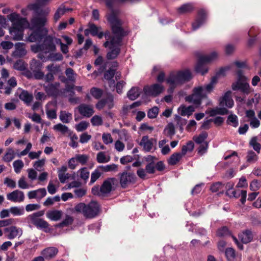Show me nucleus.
I'll return each mask as SVG.
<instances>
[{
	"mask_svg": "<svg viewBox=\"0 0 261 261\" xmlns=\"http://www.w3.org/2000/svg\"><path fill=\"white\" fill-rule=\"evenodd\" d=\"M107 7L111 10V12L107 15V19L110 24L113 37L103 43L105 47L113 48L116 45H122V41L124 37L128 34V32L123 28V22L118 17V11L114 9V0H105Z\"/></svg>",
	"mask_w": 261,
	"mask_h": 261,
	"instance_id": "1",
	"label": "nucleus"
},
{
	"mask_svg": "<svg viewBox=\"0 0 261 261\" xmlns=\"http://www.w3.org/2000/svg\"><path fill=\"white\" fill-rule=\"evenodd\" d=\"M74 210L78 213H82L86 218L92 219L100 213V206L95 201H91L88 204L81 202L75 206Z\"/></svg>",
	"mask_w": 261,
	"mask_h": 261,
	"instance_id": "2",
	"label": "nucleus"
},
{
	"mask_svg": "<svg viewBox=\"0 0 261 261\" xmlns=\"http://www.w3.org/2000/svg\"><path fill=\"white\" fill-rule=\"evenodd\" d=\"M219 105L220 107L225 106L228 108H231L234 105V102L231 98V92L227 91L224 95L219 99ZM229 111L224 107H216L214 109H211L208 112L210 116L214 117L217 115H225L228 114Z\"/></svg>",
	"mask_w": 261,
	"mask_h": 261,
	"instance_id": "3",
	"label": "nucleus"
},
{
	"mask_svg": "<svg viewBox=\"0 0 261 261\" xmlns=\"http://www.w3.org/2000/svg\"><path fill=\"white\" fill-rule=\"evenodd\" d=\"M217 53L212 52L208 55L200 56L199 57L196 65L195 66L196 72L204 75L208 71V68L206 64L210 63L217 57Z\"/></svg>",
	"mask_w": 261,
	"mask_h": 261,
	"instance_id": "4",
	"label": "nucleus"
},
{
	"mask_svg": "<svg viewBox=\"0 0 261 261\" xmlns=\"http://www.w3.org/2000/svg\"><path fill=\"white\" fill-rule=\"evenodd\" d=\"M44 214V211H39L29 215L27 217L28 222L34 225L38 229L43 230L47 232V229L49 227V223L40 217L43 216Z\"/></svg>",
	"mask_w": 261,
	"mask_h": 261,
	"instance_id": "5",
	"label": "nucleus"
},
{
	"mask_svg": "<svg viewBox=\"0 0 261 261\" xmlns=\"http://www.w3.org/2000/svg\"><path fill=\"white\" fill-rule=\"evenodd\" d=\"M118 176L120 185L123 189L126 188L130 184H135L137 179V177L134 172L126 170L119 173Z\"/></svg>",
	"mask_w": 261,
	"mask_h": 261,
	"instance_id": "6",
	"label": "nucleus"
},
{
	"mask_svg": "<svg viewBox=\"0 0 261 261\" xmlns=\"http://www.w3.org/2000/svg\"><path fill=\"white\" fill-rule=\"evenodd\" d=\"M8 18L12 22V27L10 29L13 30H24L25 27L29 24L27 18L21 17L16 13L10 14Z\"/></svg>",
	"mask_w": 261,
	"mask_h": 261,
	"instance_id": "7",
	"label": "nucleus"
},
{
	"mask_svg": "<svg viewBox=\"0 0 261 261\" xmlns=\"http://www.w3.org/2000/svg\"><path fill=\"white\" fill-rule=\"evenodd\" d=\"M47 34L48 30L47 29L31 28L27 40L30 42H41Z\"/></svg>",
	"mask_w": 261,
	"mask_h": 261,
	"instance_id": "8",
	"label": "nucleus"
},
{
	"mask_svg": "<svg viewBox=\"0 0 261 261\" xmlns=\"http://www.w3.org/2000/svg\"><path fill=\"white\" fill-rule=\"evenodd\" d=\"M43 39V42L41 43L40 46L43 48L44 53H53L56 50L57 48L54 43V37L47 34Z\"/></svg>",
	"mask_w": 261,
	"mask_h": 261,
	"instance_id": "9",
	"label": "nucleus"
},
{
	"mask_svg": "<svg viewBox=\"0 0 261 261\" xmlns=\"http://www.w3.org/2000/svg\"><path fill=\"white\" fill-rule=\"evenodd\" d=\"M164 90L163 85L155 83L150 86H146L144 87V91L145 93L152 97H156L162 93Z\"/></svg>",
	"mask_w": 261,
	"mask_h": 261,
	"instance_id": "10",
	"label": "nucleus"
},
{
	"mask_svg": "<svg viewBox=\"0 0 261 261\" xmlns=\"http://www.w3.org/2000/svg\"><path fill=\"white\" fill-rule=\"evenodd\" d=\"M207 13L203 9H200L197 12V14L194 21L192 23V30L195 31L199 28L206 21Z\"/></svg>",
	"mask_w": 261,
	"mask_h": 261,
	"instance_id": "11",
	"label": "nucleus"
},
{
	"mask_svg": "<svg viewBox=\"0 0 261 261\" xmlns=\"http://www.w3.org/2000/svg\"><path fill=\"white\" fill-rule=\"evenodd\" d=\"M35 15V16H34L31 20V28L33 29L39 28L40 29H46L44 28L47 20L45 14V11L43 10V14L41 15Z\"/></svg>",
	"mask_w": 261,
	"mask_h": 261,
	"instance_id": "12",
	"label": "nucleus"
},
{
	"mask_svg": "<svg viewBox=\"0 0 261 261\" xmlns=\"http://www.w3.org/2000/svg\"><path fill=\"white\" fill-rule=\"evenodd\" d=\"M106 105H107L109 109L113 108L114 97L112 95H108L107 97L99 100L96 104L95 107L97 110H101Z\"/></svg>",
	"mask_w": 261,
	"mask_h": 261,
	"instance_id": "13",
	"label": "nucleus"
},
{
	"mask_svg": "<svg viewBox=\"0 0 261 261\" xmlns=\"http://www.w3.org/2000/svg\"><path fill=\"white\" fill-rule=\"evenodd\" d=\"M231 88L233 91L240 90L246 94H248L250 92L249 84L239 80L232 84Z\"/></svg>",
	"mask_w": 261,
	"mask_h": 261,
	"instance_id": "14",
	"label": "nucleus"
},
{
	"mask_svg": "<svg viewBox=\"0 0 261 261\" xmlns=\"http://www.w3.org/2000/svg\"><path fill=\"white\" fill-rule=\"evenodd\" d=\"M15 50L13 51L12 56L16 58H20L24 57L27 54L25 49V44L22 42H17L14 45Z\"/></svg>",
	"mask_w": 261,
	"mask_h": 261,
	"instance_id": "15",
	"label": "nucleus"
},
{
	"mask_svg": "<svg viewBox=\"0 0 261 261\" xmlns=\"http://www.w3.org/2000/svg\"><path fill=\"white\" fill-rule=\"evenodd\" d=\"M77 109L81 115L87 118L90 117L94 113L93 109L91 106L84 103L80 105Z\"/></svg>",
	"mask_w": 261,
	"mask_h": 261,
	"instance_id": "16",
	"label": "nucleus"
},
{
	"mask_svg": "<svg viewBox=\"0 0 261 261\" xmlns=\"http://www.w3.org/2000/svg\"><path fill=\"white\" fill-rule=\"evenodd\" d=\"M7 198L13 202H22L24 200V195L23 192L16 190L8 194Z\"/></svg>",
	"mask_w": 261,
	"mask_h": 261,
	"instance_id": "17",
	"label": "nucleus"
},
{
	"mask_svg": "<svg viewBox=\"0 0 261 261\" xmlns=\"http://www.w3.org/2000/svg\"><path fill=\"white\" fill-rule=\"evenodd\" d=\"M59 86V83L55 84H50L46 86H44V90L48 96H57L58 94V87Z\"/></svg>",
	"mask_w": 261,
	"mask_h": 261,
	"instance_id": "18",
	"label": "nucleus"
},
{
	"mask_svg": "<svg viewBox=\"0 0 261 261\" xmlns=\"http://www.w3.org/2000/svg\"><path fill=\"white\" fill-rule=\"evenodd\" d=\"M58 249L56 247H50L44 249L41 252L44 258L49 259L55 257L58 253Z\"/></svg>",
	"mask_w": 261,
	"mask_h": 261,
	"instance_id": "19",
	"label": "nucleus"
},
{
	"mask_svg": "<svg viewBox=\"0 0 261 261\" xmlns=\"http://www.w3.org/2000/svg\"><path fill=\"white\" fill-rule=\"evenodd\" d=\"M180 84L190 81L192 78V73L189 69L180 70L177 72Z\"/></svg>",
	"mask_w": 261,
	"mask_h": 261,
	"instance_id": "20",
	"label": "nucleus"
},
{
	"mask_svg": "<svg viewBox=\"0 0 261 261\" xmlns=\"http://www.w3.org/2000/svg\"><path fill=\"white\" fill-rule=\"evenodd\" d=\"M122 45H116L113 48H109L110 51L107 54L106 57L108 60H114L116 59L121 52V46Z\"/></svg>",
	"mask_w": 261,
	"mask_h": 261,
	"instance_id": "21",
	"label": "nucleus"
},
{
	"mask_svg": "<svg viewBox=\"0 0 261 261\" xmlns=\"http://www.w3.org/2000/svg\"><path fill=\"white\" fill-rule=\"evenodd\" d=\"M259 33L257 28L253 27L249 31L248 34L250 37L248 40L247 45L248 46H252L256 41V37Z\"/></svg>",
	"mask_w": 261,
	"mask_h": 261,
	"instance_id": "22",
	"label": "nucleus"
},
{
	"mask_svg": "<svg viewBox=\"0 0 261 261\" xmlns=\"http://www.w3.org/2000/svg\"><path fill=\"white\" fill-rule=\"evenodd\" d=\"M239 238L243 243L247 244L252 241L253 234L250 230L246 229L239 236Z\"/></svg>",
	"mask_w": 261,
	"mask_h": 261,
	"instance_id": "23",
	"label": "nucleus"
},
{
	"mask_svg": "<svg viewBox=\"0 0 261 261\" xmlns=\"http://www.w3.org/2000/svg\"><path fill=\"white\" fill-rule=\"evenodd\" d=\"M115 188L111 186V183L106 179L100 187V191L102 194H108L111 191H114Z\"/></svg>",
	"mask_w": 261,
	"mask_h": 261,
	"instance_id": "24",
	"label": "nucleus"
},
{
	"mask_svg": "<svg viewBox=\"0 0 261 261\" xmlns=\"http://www.w3.org/2000/svg\"><path fill=\"white\" fill-rule=\"evenodd\" d=\"M63 215V212L60 210H53L48 211L46 213V216L52 221H57L61 219Z\"/></svg>",
	"mask_w": 261,
	"mask_h": 261,
	"instance_id": "25",
	"label": "nucleus"
},
{
	"mask_svg": "<svg viewBox=\"0 0 261 261\" xmlns=\"http://www.w3.org/2000/svg\"><path fill=\"white\" fill-rule=\"evenodd\" d=\"M140 145L143 146L144 149L146 151L149 152L152 148L153 143L148 139L147 136H144L142 137Z\"/></svg>",
	"mask_w": 261,
	"mask_h": 261,
	"instance_id": "26",
	"label": "nucleus"
},
{
	"mask_svg": "<svg viewBox=\"0 0 261 261\" xmlns=\"http://www.w3.org/2000/svg\"><path fill=\"white\" fill-rule=\"evenodd\" d=\"M5 233L9 232L7 235L9 239L12 240L16 238L19 233V229L15 226H12L4 229Z\"/></svg>",
	"mask_w": 261,
	"mask_h": 261,
	"instance_id": "27",
	"label": "nucleus"
},
{
	"mask_svg": "<svg viewBox=\"0 0 261 261\" xmlns=\"http://www.w3.org/2000/svg\"><path fill=\"white\" fill-rule=\"evenodd\" d=\"M193 94L188 96L189 98H191L195 96H200L204 98H206V93L204 91V88L203 87L200 86L198 87H195L193 89Z\"/></svg>",
	"mask_w": 261,
	"mask_h": 261,
	"instance_id": "28",
	"label": "nucleus"
},
{
	"mask_svg": "<svg viewBox=\"0 0 261 261\" xmlns=\"http://www.w3.org/2000/svg\"><path fill=\"white\" fill-rule=\"evenodd\" d=\"M194 10V6L192 3H186L181 5L177 9L179 14H185L191 12Z\"/></svg>",
	"mask_w": 261,
	"mask_h": 261,
	"instance_id": "29",
	"label": "nucleus"
},
{
	"mask_svg": "<svg viewBox=\"0 0 261 261\" xmlns=\"http://www.w3.org/2000/svg\"><path fill=\"white\" fill-rule=\"evenodd\" d=\"M166 82L170 86H177L178 84H180L177 73L176 74L174 73H170L167 78Z\"/></svg>",
	"mask_w": 261,
	"mask_h": 261,
	"instance_id": "30",
	"label": "nucleus"
},
{
	"mask_svg": "<svg viewBox=\"0 0 261 261\" xmlns=\"http://www.w3.org/2000/svg\"><path fill=\"white\" fill-rule=\"evenodd\" d=\"M74 221L73 218L68 215H66L65 218L60 223L56 224V227L58 228H63L71 225Z\"/></svg>",
	"mask_w": 261,
	"mask_h": 261,
	"instance_id": "31",
	"label": "nucleus"
},
{
	"mask_svg": "<svg viewBox=\"0 0 261 261\" xmlns=\"http://www.w3.org/2000/svg\"><path fill=\"white\" fill-rule=\"evenodd\" d=\"M182 157V154L180 152H175L168 160V163L171 166L175 165L179 162Z\"/></svg>",
	"mask_w": 261,
	"mask_h": 261,
	"instance_id": "32",
	"label": "nucleus"
},
{
	"mask_svg": "<svg viewBox=\"0 0 261 261\" xmlns=\"http://www.w3.org/2000/svg\"><path fill=\"white\" fill-rule=\"evenodd\" d=\"M140 96V92L138 87H132L127 92V96L131 100L136 99Z\"/></svg>",
	"mask_w": 261,
	"mask_h": 261,
	"instance_id": "33",
	"label": "nucleus"
},
{
	"mask_svg": "<svg viewBox=\"0 0 261 261\" xmlns=\"http://www.w3.org/2000/svg\"><path fill=\"white\" fill-rule=\"evenodd\" d=\"M115 73L116 70L111 68H109L104 73V78L108 81H110V85L111 84H115V81L113 80V77L115 74Z\"/></svg>",
	"mask_w": 261,
	"mask_h": 261,
	"instance_id": "34",
	"label": "nucleus"
},
{
	"mask_svg": "<svg viewBox=\"0 0 261 261\" xmlns=\"http://www.w3.org/2000/svg\"><path fill=\"white\" fill-rule=\"evenodd\" d=\"M10 34L13 36V40H21L23 38V30L10 29Z\"/></svg>",
	"mask_w": 261,
	"mask_h": 261,
	"instance_id": "35",
	"label": "nucleus"
},
{
	"mask_svg": "<svg viewBox=\"0 0 261 261\" xmlns=\"http://www.w3.org/2000/svg\"><path fill=\"white\" fill-rule=\"evenodd\" d=\"M208 137V133L206 132H202L198 136H194L193 140L197 144H202L205 142V140Z\"/></svg>",
	"mask_w": 261,
	"mask_h": 261,
	"instance_id": "36",
	"label": "nucleus"
},
{
	"mask_svg": "<svg viewBox=\"0 0 261 261\" xmlns=\"http://www.w3.org/2000/svg\"><path fill=\"white\" fill-rule=\"evenodd\" d=\"M42 67V63L39 60L35 59H32L30 63V67L33 72L41 70Z\"/></svg>",
	"mask_w": 261,
	"mask_h": 261,
	"instance_id": "37",
	"label": "nucleus"
},
{
	"mask_svg": "<svg viewBox=\"0 0 261 261\" xmlns=\"http://www.w3.org/2000/svg\"><path fill=\"white\" fill-rule=\"evenodd\" d=\"M35 3H32V4H35ZM30 5H32V4H30L29 5H28V6H27L26 8H23V9H21V12L22 15H27V11L28 10L33 11L34 15H42L43 12V10L41 7H42V6H45V5H42V4H39V9L40 10H42V11L41 12H40V11H36L34 9H32L31 8H29V6Z\"/></svg>",
	"mask_w": 261,
	"mask_h": 261,
	"instance_id": "38",
	"label": "nucleus"
},
{
	"mask_svg": "<svg viewBox=\"0 0 261 261\" xmlns=\"http://www.w3.org/2000/svg\"><path fill=\"white\" fill-rule=\"evenodd\" d=\"M27 64L22 59H18L13 65L15 69L19 71H24L27 69Z\"/></svg>",
	"mask_w": 261,
	"mask_h": 261,
	"instance_id": "39",
	"label": "nucleus"
},
{
	"mask_svg": "<svg viewBox=\"0 0 261 261\" xmlns=\"http://www.w3.org/2000/svg\"><path fill=\"white\" fill-rule=\"evenodd\" d=\"M66 13V8L64 5H61L56 11L54 19L55 21H57L61 17Z\"/></svg>",
	"mask_w": 261,
	"mask_h": 261,
	"instance_id": "40",
	"label": "nucleus"
},
{
	"mask_svg": "<svg viewBox=\"0 0 261 261\" xmlns=\"http://www.w3.org/2000/svg\"><path fill=\"white\" fill-rule=\"evenodd\" d=\"M19 98L25 103H30L33 99L32 94L29 93L27 91L23 90L19 96Z\"/></svg>",
	"mask_w": 261,
	"mask_h": 261,
	"instance_id": "41",
	"label": "nucleus"
},
{
	"mask_svg": "<svg viewBox=\"0 0 261 261\" xmlns=\"http://www.w3.org/2000/svg\"><path fill=\"white\" fill-rule=\"evenodd\" d=\"M59 118L60 120L65 123H68L70 122V120L72 119V114L70 113L66 112V111H61L60 114L59 116Z\"/></svg>",
	"mask_w": 261,
	"mask_h": 261,
	"instance_id": "42",
	"label": "nucleus"
},
{
	"mask_svg": "<svg viewBox=\"0 0 261 261\" xmlns=\"http://www.w3.org/2000/svg\"><path fill=\"white\" fill-rule=\"evenodd\" d=\"M257 138L256 136L252 137L249 142V145L259 154L260 153L261 145L257 142Z\"/></svg>",
	"mask_w": 261,
	"mask_h": 261,
	"instance_id": "43",
	"label": "nucleus"
},
{
	"mask_svg": "<svg viewBox=\"0 0 261 261\" xmlns=\"http://www.w3.org/2000/svg\"><path fill=\"white\" fill-rule=\"evenodd\" d=\"M54 129L57 131L61 132L63 134H65L66 133H69V134L70 135L72 133L68 129L67 126L63 125L61 123H58L54 125Z\"/></svg>",
	"mask_w": 261,
	"mask_h": 261,
	"instance_id": "44",
	"label": "nucleus"
},
{
	"mask_svg": "<svg viewBox=\"0 0 261 261\" xmlns=\"http://www.w3.org/2000/svg\"><path fill=\"white\" fill-rule=\"evenodd\" d=\"M90 92L91 95L96 99H99L103 94V91L101 89L96 87L91 88Z\"/></svg>",
	"mask_w": 261,
	"mask_h": 261,
	"instance_id": "45",
	"label": "nucleus"
},
{
	"mask_svg": "<svg viewBox=\"0 0 261 261\" xmlns=\"http://www.w3.org/2000/svg\"><path fill=\"white\" fill-rule=\"evenodd\" d=\"M117 168L118 165L115 164L106 166L100 165L98 167V169L101 170L103 172L116 171L117 170Z\"/></svg>",
	"mask_w": 261,
	"mask_h": 261,
	"instance_id": "46",
	"label": "nucleus"
},
{
	"mask_svg": "<svg viewBox=\"0 0 261 261\" xmlns=\"http://www.w3.org/2000/svg\"><path fill=\"white\" fill-rule=\"evenodd\" d=\"M10 213L14 216H21L24 213V208L23 206H12L10 208Z\"/></svg>",
	"mask_w": 261,
	"mask_h": 261,
	"instance_id": "47",
	"label": "nucleus"
},
{
	"mask_svg": "<svg viewBox=\"0 0 261 261\" xmlns=\"http://www.w3.org/2000/svg\"><path fill=\"white\" fill-rule=\"evenodd\" d=\"M227 123L229 125H232L235 127L238 126L239 122L237 116L234 114L229 115L227 118Z\"/></svg>",
	"mask_w": 261,
	"mask_h": 261,
	"instance_id": "48",
	"label": "nucleus"
},
{
	"mask_svg": "<svg viewBox=\"0 0 261 261\" xmlns=\"http://www.w3.org/2000/svg\"><path fill=\"white\" fill-rule=\"evenodd\" d=\"M225 255L228 261H233L236 257V251L232 248H227L225 250Z\"/></svg>",
	"mask_w": 261,
	"mask_h": 261,
	"instance_id": "49",
	"label": "nucleus"
},
{
	"mask_svg": "<svg viewBox=\"0 0 261 261\" xmlns=\"http://www.w3.org/2000/svg\"><path fill=\"white\" fill-rule=\"evenodd\" d=\"M230 235V232L226 226H223L218 229L217 236L220 237H223Z\"/></svg>",
	"mask_w": 261,
	"mask_h": 261,
	"instance_id": "50",
	"label": "nucleus"
},
{
	"mask_svg": "<svg viewBox=\"0 0 261 261\" xmlns=\"http://www.w3.org/2000/svg\"><path fill=\"white\" fill-rule=\"evenodd\" d=\"M258 159V156L252 150H249L247 152L246 161L249 163L255 162Z\"/></svg>",
	"mask_w": 261,
	"mask_h": 261,
	"instance_id": "51",
	"label": "nucleus"
},
{
	"mask_svg": "<svg viewBox=\"0 0 261 261\" xmlns=\"http://www.w3.org/2000/svg\"><path fill=\"white\" fill-rule=\"evenodd\" d=\"M194 111V108L192 106H190L188 107H183L181 110L180 115L183 116L186 115L190 116Z\"/></svg>",
	"mask_w": 261,
	"mask_h": 261,
	"instance_id": "52",
	"label": "nucleus"
},
{
	"mask_svg": "<svg viewBox=\"0 0 261 261\" xmlns=\"http://www.w3.org/2000/svg\"><path fill=\"white\" fill-rule=\"evenodd\" d=\"M78 172L80 173V177L86 182L87 179L89 178L90 174L87 168L86 167L82 168L79 170Z\"/></svg>",
	"mask_w": 261,
	"mask_h": 261,
	"instance_id": "53",
	"label": "nucleus"
},
{
	"mask_svg": "<svg viewBox=\"0 0 261 261\" xmlns=\"http://www.w3.org/2000/svg\"><path fill=\"white\" fill-rule=\"evenodd\" d=\"M47 69L54 75L58 73L60 71V66L59 65H55L54 64H50L46 67Z\"/></svg>",
	"mask_w": 261,
	"mask_h": 261,
	"instance_id": "54",
	"label": "nucleus"
},
{
	"mask_svg": "<svg viewBox=\"0 0 261 261\" xmlns=\"http://www.w3.org/2000/svg\"><path fill=\"white\" fill-rule=\"evenodd\" d=\"M88 27H89L90 34L92 36H96V35H98V31L101 29L100 27H97L94 23H89Z\"/></svg>",
	"mask_w": 261,
	"mask_h": 261,
	"instance_id": "55",
	"label": "nucleus"
},
{
	"mask_svg": "<svg viewBox=\"0 0 261 261\" xmlns=\"http://www.w3.org/2000/svg\"><path fill=\"white\" fill-rule=\"evenodd\" d=\"M74 158L76 162L82 165H85L88 160V156L86 154H76Z\"/></svg>",
	"mask_w": 261,
	"mask_h": 261,
	"instance_id": "56",
	"label": "nucleus"
},
{
	"mask_svg": "<svg viewBox=\"0 0 261 261\" xmlns=\"http://www.w3.org/2000/svg\"><path fill=\"white\" fill-rule=\"evenodd\" d=\"M13 165L14 168V171L16 173H18L20 172L21 169L23 168L24 164L23 162L20 160L15 161Z\"/></svg>",
	"mask_w": 261,
	"mask_h": 261,
	"instance_id": "57",
	"label": "nucleus"
},
{
	"mask_svg": "<svg viewBox=\"0 0 261 261\" xmlns=\"http://www.w3.org/2000/svg\"><path fill=\"white\" fill-rule=\"evenodd\" d=\"M97 162L99 163H105L110 161V159H107L104 152L100 151L98 152L96 156Z\"/></svg>",
	"mask_w": 261,
	"mask_h": 261,
	"instance_id": "58",
	"label": "nucleus"
},
{
	"mask_svg": "<svg viewBox=\"0 0 261 261\" xmlns=\"http://www.w3.org/2000/svg\"><path fill=\"white\" fill-rule=\"evenodd\" d=\"M159 113V108L154 107L150 109L147 112V116L150 119H153L156 117Z\"/></svg>",
	"mask_w": 261,
	"mask_h": 261,
	"instance_id": "59",
	"label": "nucleus"
},
{
	"mask_svg": "<svg viewBox=\"0 0 261 261\" xmlns=\"http://www.w3.org/2000/svg\"><path fill=\"white\" fill-rule=\"evenodd\" d=\"M208 147V143L207 142H204L202 144H199V146L197 149L198 153L200 155H203L207 151Z\"/></svg>",
	"mask_w": 261,
	"mask_h": 261,
	"instance_id": "60",
	"label": "nucleus"
},
{
	"mask_svg": "<svg viewBox=\"0 0 261 261\" xmlns=\"http://www.w3.org/2000/svg\"><path fill=\"white\" fill-rule=\"evenodd\" d=\"M204 98L200 96H195L191 98H189L188 96L186 97V101L189 102H192L195 105H200L201 103L202 99Z\"/></svg>",
	"mask_w": 261,
	"mask_h": 261,
	"instance_id": "61",
	"label": "nucleus"
},
{
	"mask_svg": "<svg viewBox=\"0 0 261 261\" xmlns=\"http://www.w3.org/2000/svg\"><path fill=\"white\" fill-rule=\"evenodd\" d=\"M145 171L149 174H154L155 172V167L154 162L148 163L145 166Z\"/></svg>",
	"mask_w": 261,
	"mask_h": 261,
	"instance_id": "62",
	"label": "nucleus"
},
{
	"mask_svg": "<svg viewBox=\"0 0 261 261\" xmlns=\"http://www.w3.org/2000/svg\"><path fill=\"white\" fill-rule=\"evenodd\" d=\"M101 173L98 170V169H95L91 174L90 184L91 185L96 181L101 176Z\"/></svg>",
	"mask_w": 261,
	"mask_h": 261,
	"instance_id": "63",
	"label": "nucleus"
},
{
	"mask_svg": "<svg viewBox=\"0 0 261 261\" xmlns=\"http://www.w3.org/2000/svg\"><path fill=\"white\" fill-rule=\"evenodd\" d=\"M91 122L93 126H99L102 125V120L101 117L95 115L91 119Z\"/></svg>",
	"mask_w": 261,
	"mask_h": 261,
	"instance_id": "64",
	"label": "nucleus"
}]
</instances>
